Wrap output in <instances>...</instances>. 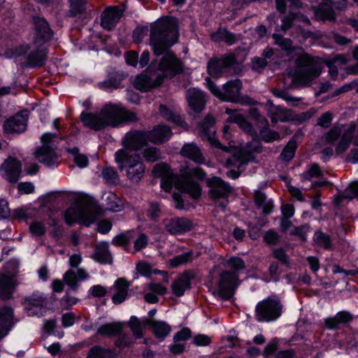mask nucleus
<instances>
[{"label":"nucleus","mask_w":358,"mask_h":358,"mask_svg":"<svg viewBox=\"0 0 358 358\" xmlns=\"http://www.w3.org/2000/svg\"><path fill=\"white\" fill-rule=\"evenodd\" d=\"M178 32L175 23L167 18H162L150 26V45L155 56H162L158 64L161 71L155 78L145 74L138 76L134 87L141 92H148L162 85L165 78H173L182 71V62L171 50L177 43Z\"/></svg>","instance_id":"1"},{"label":"nucleus","mask_w":358,"mask_h":358,"mask_svg":"<svg viewBox=\"0 0 358 358\" xmlns=\"http://www.w3.org/2000/svg\"><path fill=\"white\" fill-rule=\"evenodd\" d=\"M80 120L86 127L99 131L107 126L114 127L122 123L137 122L138 117L134 112L109 103L106 104L99 113H82Z\"/></svg>","instance_id":"2"},{"label":"nucleus","mask_w":358,"mask_h":358,"mask_svg":"<svg viewBox=\"0 0 358 358\" xmlns=\"http://www.w3.org/2000/svg\"><path fill=\"white\" fill-rule=\"evenodd\" d=\"M322 73V66L316 57L303 54L295 59V68L288 72L292 85L308 86Z\"/></svg>","instance_id":"3"},{"label":"nucleus","mask_w":358,"mask_h":358,"mask_svg":"<svg viewBox=\"0 0 358 358\" xmlns=\"http://www.w3.org/2000/svg\"><path fill=\"white\" fill-rule=\"evenodd\" d=\"M104 210L91 198L80 200L78 207L69 208L65 213V221L71 226L78 221L86 227L94 223L99 217L103 216Z\"/></svg>","instance_id":"4"},{"label":"nucleus","mask_w":358,"mask_h":358,"mask_svg":"<svg viewBox=\"0 0 358 358\" xmlns=\"http://www.w3.org/2000/svg\"><path fill=\"white\" fill-rule=\"evenodd\" d=\"M115 162L119 170H124L127 178L133 183H138L143 178L145 166L139 154L120 149L115 152Z\"/></svg>","instance_id":"5"},{"label":"nucleus","mask_w":358,"mask_h":358,"mask_svg":"<svg viewBox=\"0 0 358 358\" xmlns=\"http://www.w3.org/2000/svg\"><path fill=\"white\" fill-rule=\"evenodd\" d=\"M192 176L200 180H203L206 173L199 167L187 169L180 173L176 181V188L189 194L193 199H197L201 196V187L197 182L192 180Z\"/></svg>","instance_id":"6"},{"label":"nucleus","mask_w":358,"mask_h":358,"mask_svg":"<svg viewBox=\"0 0 358 358\" xmlns=\"http://www.w3.org/2000/svg\"><path fill=\"white\" fill-rule=\"evenodd\" d=\"M282 309V306L279 299L275 296H269L257 304L256 319L259 322L274 321L281 315Z\"/></svg>","instance_id":"7"},{"label":"nucleus","mask_w":358,"mask_h":358,"mask_svg":"<svg viewBox=\"0 0 358 358\" xmlns=\"http://www.w3.org/2000/svg\"><path fill=\"white\" fill-rule=\"evenodd\" d=\"M230 69H232L236 74H238L242 70L233 53L223 55L220 58H212L208 62V73L213 77H220Z\"/></svg>","instance_id":"8"},{"label":"nucleus","mask_w":358,"mask_h":358,"mask_svg":"<svg viewBox=\"0 0 358 358\" xmlns=\"http://www.w3.org/2000/svg\"><path fill=\"white\" fill-rule=\"evenodd\" d=\"M239 283L238 273L230 271H222L220 274V279L217 283V294L222 299H230L234 296Z\"/></svg>","instance_id":"9"},{"label":"nucleus","mask_w":358,"mask_h":358,"mask_svg":"<svg viewBox=\"0 0 358 358\" xmlns=\"http://www.w3.org/2000/svg\"><path fill=\"white\" fill-rule=\"evenodd\" d=\"M221 100L241 104H250L252 99L248 96H242L241 90L242 83L240 79L227 82L222 87Z\"/></svg>","instance_id":"10"},{"label":"nucleus","mask_w":358,"mask_h":358,"mask_svg":"<svg viewBox=\"0 0 358 358\" xmlns=\"http://www.w3.org/2000/svg\"><path fill=\"white\" fill-rule=\"evenodd\" d=\"M33 22L34 25V43L38 46L44 45L52 38L53 31L45 18L34 17Z\"/></svg>","instance_id":"11"},{"label":"nucleus","mask_w":358,"mask_h":358,"mask_svg":"<svg viewBox=\"0 0 358 358\" xmlns=\"http://www.w3.org/2000/svg\"><path fill=\"white\" fill-rule=\"evenodd\" d=\"M207 186L210 188L208 194L212 199H226L232 191V187L222 178L213 176L206 180Z\"/></svg>","instance_id":"12"},{"label":"nucleus","mask_w":358,"mask_h":358,"mask_svg":"<svg viewBox=\"0 0 358 358\" xmlns=\"http://www.w3.org/2000/svg\"><path fill=\"white\" fill-rule=\"evenodd\" d=\"M148 141H150V138L148 131L134 130L126 134L123 149H128L131 152L132 151H137Z\"/></svg>","instance_id":"13"},{"label":"nucleus","mask_w":358,"mask_h":358,"mask_svg":"<svg viewBox=\"0 0 358 358\" xmlns=\"http://www.w3.org/2000/svg\"><path fill=\"white\" fill-rule=\"evenodd\" d=\"M22 304L29 315L42 316L47 304V299L41 294L34 293L24 297Z\"/></svg>","instance_id":"14"},{"label":"nucleus","mask_w":358,"mask_h":358,"mask_svg":"<svg viewBox=\"0 0 358 358\" xmlns=\"http://www.w3.org/2000/svg\"><path fill=\"white\" fill-rule=\"evenodd\" d=\"M165 230L171 235L183 234L193 228L192 222L186 217L167 218L163 221Z\"/></svg>","instance_id":"15"},{"label":"nucleus","mask_w":358,"mask_h":358,"mask_svg":"<svg viewBox=\"0 0 358 358\" xmlns=\"http://www.w3.org/2000/svg\"><path fill=\"white\" fill-rule=\"evenodd\" d=\"M1 171L4 173L3 177L10 182H16L20 176L22 171L21 162L15 158L8 157L0 167Z\"/></svg>","instance_id":"16"},{"label":"nucleus","mask_w":358,"mask_h":358,"mask_svg":"<svg viewBox=\"0 0 358 358\" xmlns=\"http://www.w3.org/2000/svg\"><path fill=\"white\" fill-rule=\"evenodd\" d=\"M123 10L117 6H110L106 8L101 15V24L107 30L113 29L120 20Z\"/></svg>","instance_id":"17"},{"label":"nucleus","mask_w":358,"mask_h":358,"mask_svg":"<svg viewBox=\"0 0 358 358\" xmlns=\"http://www.w3.org/2000/svg\"><path fill=\"white\" fill-rule=\"evenodd\" d=\"M28 114L27 111L17 113L8 119L3 124V130L6 133H20L27 128Z\"/></svg>","instance_id":"18"},{"label":"nucleus","mask_w":358,"mask_h":358,"mask_svg":"<svg viewBox=\"0 0 358 358\" xmlns=\"http://www.w3.org/2000/svg\"><path fill=\"white\" fill-rule=\"evenodd\" d=\"M186 99L189 108L195 113H201L205 108L206 99L201 90L190 88L187 91Z\"/></svg>","instance_id":"19"},{"label":"nucleus","mask_w":358,"mask_h":358,"mask_svg":"<svg viewBox=\"0 0 358 358\" xmlns=\"http://www.w3.org/2000/svg\"><path fill=\"white\" fill-rule=\"evenodd\" d=\"M195 278V273L192 271H184L171 285L173 293L177 296L184 294L186 289L190 288V281Z\"/></svg>","instance_id":"20"},{"label":"nucleus","mask_w":358,"mask_h":358,"mask_svg":"<svg viewBox=\"0 0 358 358\" xmlns=\"http://www.w3.org/2000/svg\"><path fill=\"white\" fill-rule=\"evenodd\" d=\"M148 131L150 142L155 144L164 143L172 136V131L170 127L164 124L155 126L152 130Z\"/></svg>","instance_id":"21"},{"label":"nucleus","mask_w":358,"mask_h":358,"mask_svg":"<svg viewBox=\"0 0 358 358\" xmlns=\"http://www.w3.org/2000/svg\"><path fill=\"white\" fill-rule=\"evenodd\" d=\"M16 284L14 278L7 274H0V299L7 301L12 298Z\"/></svg>","instance_id":"22"},{"label":"nucleus","mask_w":358,"mask_h":358,"mask_svg":"<svg viewBox=\"0 0 358 358\" xmlns=\"http://www.w3.org/2000/svg\"><path fill=\"white\" fill-rule=\"evenodd\" d=\"M47 55V48L44 45H36V48L31 51L27 57V66L29 67L43 66L45 63Z\"/></svg>","instance_id":"23"},{"label":"nucleus","mask_w":358,"mask_h":358,"mask_svg":"<svg viewBox=\"0 0 358 358\" xmlns=\"http://www.w3.org/2000/svg\"><path fill=\"white\" fill-rule=\"evenodd\" d=\"M13 326V309L7 306L0 308V340L8 334Z\"/></svg>","instance_id":"24"},{"label":"nucleus","mask_w":358,"mask_h":358,"mask_svg":"<svg viewBox=\"0 0 358 358\" xmlns=\"http://www.w3.org/2000/svg\"><path fill=\"white\" fill-rule=\"evenodd\" d=\"M215 119L211 115H207L200 124L199 135L203 141L210 142L214 139L215 131L214 130Z\"/></svg>","instance_id":"25"},{"label":"nucleus","mask_w":358,"mask_h":358,"mask_svg":"<svg viewBox=\"0 0 358 358\" xmlns=\"http://www.w3.org/2000/svg\"><path fill=\"white\" fill-rule=\"evenodd\" d=\"M129 286V282L124 278H119L115 282V293L112 297V301L115 304H120L126 299Z\"/></svg>","instance_id":"26"},{"label":"nucleus","mask_w":358,"mask_h":358,"mask_svg":"<svg viewBox=\"0 0 358 358\" xmlns=\"http://www.w3.org/2000/svg\"><path fill=\"white\" fill-rule=\"evenodd\" d=\"M353 320V316L348 311H340L334 317H328L325 320L324 324L329 329H338L339 324H346Z\"/></svg>","instance_id":"27"},{"label":"nucleus","mask_w":358,"mask_h":358,"mask_svg":"<svg viewBox=\"0 0 358 358\" xmlns=\"http://www.w3.org/2000/svg\"><path fill=\"white\" fill-rule=\"evenodd\" d=\"M77 276L79 280H83L88 278L89 275L83 268H79L77 271V275L73 270L67 271L64 275V280L71 289L76 291L78 288Z\"/></svg>","instance_id":"28"},{"label":"nucleus","mask_w":358,"mask_h":358,"mask_svg":"<svg viewBox=\"0 0 358 358\" xmlns=\"http://www.w3.org/2000/svg\"><path fill=\"white\" fill-rule=\"evenodd\" d=\"M36 159L48 166L53 165L57 158L53 149L49 146H42L35 152Z\"/></svg>","instance_id":"29"},{"label":"nucleus","mask_w":358,"mask_h":358,"mask_svg":"<svg viewBox=\"0 0 358 358\" xmlns=\"http://www.w3.org/2000/svg\"><path fill=\"white\" fill-rule=\"evenodd\" d=\"M181 154L197 164L205 163V159L199 148L194 143L185 144L181 149Z\"/></svg>","instance_id":"30"},{"label":"nucleus","mask_w":358,"mask_h":358,"mask_svg":"<svg viewBox=\"0 0 358 358\" xmlns=\"http://www.w3.org/2000/svg\"><path fill=\"white\" fill-rule=\"evenodd\" d=\"M315 17L317 20L334 22L336 15L333 8L327 3H324L314 10Z\"/></svg>","instance_id":"31"},{"label":"nucleus","mask_w":358,"mask_h":358,"mask_svg":"<svg viewBox=\"0 0 358 358\" xmlns=\"http://www.w3.org/2000/svg\"><path fill=\"white\" fill-rule=\"evenodd\" d=\"M144 324L152 327L155 336L161 339L164 338L171 331V327L164 322L145 320Z\"/></svg>","instance_id":"32"},{"label":"nucleus","mask_w":358,"mask_h":358,"mask_svg":"<svg viewBox=\"0 0 358 358\" xmlns=\"http://www.w3.org/2000/svg\"><path fill=\"white\" fill-rule=\"evenodd\" d=\"M122 329L123 326L120 322L107 323L103 324L98 329L97 334L112 337L120 334Z\"/></svg>","instance_id":"33"},{"label":"nucleus","mask_w":358,"mask_h":358,"mask_svg":"<svg viewBox=\"0 0 358 358\" xmlns=\"http://www.w3.org/2000/svg\"><path fill=\"white\" fill-rule=\"evenodd\" d=\"M255 202L258 208L263 209V213L265 215L272 212L273 204L271 200H266V196L260 190L255 192Z\"/></svg>","instance_id":"34"},{"label":"nucleus","mask_w":358,"mask_h":358,"mask_svg":"<svg viewBox=\"0 0 358 358\" xmlns=\"http://www.w3.org/2000/svg\"><path fill=\"white\" fill-rule=\"evenodd\" d=\"M255 202L258 208L263 209V213L265 215L272 212L273 204L271 200H266V196L260 190L255 192Z\"/></svg>","instance_id":"35"},{"label":"nucleus","mask_w":358,"mask_h":358,"mask_svg":"<svg viewBox=\"0 0 358 358\" xmlns=\"http://www.w3.org/2000/svg\"><path fill=\"white\" fill-rule=\"evenodd\" d=\"M255 202L258 208L263 209V213L265 215L272 212L273 204L271 200H266V196L260 190L255 192Z\"/></svg>","instance_id":"36"},{"label":"nucleus","mask_w":358,"mask_h":358,"mask_svg":"<svg viewBox=\"0 0 358 358\" xmlns=\"http://www.w3.org/2000/svg\"><path fill=\"white\" fill-rule=\"evenodd\" d=\"M94 258L100 263H112V257L106 244L97 245L95 248Z\"/></svg>","instance_id":"37"},{"label":"nucleus","mask_w":358,"mask_h":358,"mask_svg":"<svg viewBox=\"0 0 358 358\" xmlns=\"http://www.w3.org/2000/svg\"><path fill=\"white\" fill-rule=\"evenodd\" d=\"M113 350L103 348L100 345L92 347L87 353V358H113Z\"/></svg>","instance_id":"38"},{"label":"nucleus","mask_w":358,"mask_h":358,"mask_svg":"<svg viewBox=\"0 0 358 358\" xmlns=\"http://www.w3.org/2000/svg\"><path fill=\"white\" fill-rule=\"evenodd\" d=\"M272 37L274 39V43L279 46L282 50L288 54L293 52V42L290 38H285L278 34H273Z\"/></svg>","instance_id":"39"},{"label":"nucleus","mask_w":358,"mask_h":358,"mask_svg":"<svg viewBox=\"0 0 358 358\" xmlns=\"http://www.w3.org/2000/svg\"><path fill=\"white\" fill-rule=\"evenodd\" d=\"M152 174L155 178H171L174 175L169 166L165 163L155 164L152 169Z\"/></svg>","instance_id":"40"},{"label":"nucleus","mask_w":358,"mask_h":358,"mask_svg":"<svg viewBox=\"0 0 358 358\" xmlns=\"http://www.w3.org/2000/svg\"><path fill=\"white\" fill-rule=\"evenodd\" d=\"M124 76L121 73H110L108 78L100 84L103 88H118L121 87V83Z\"/></svg>","instance_id":"41"},{"label":"nucleus","mask_w":358,"mask_h":358,"mask_svg":"<svg viewBox=\"0 0 358 358\" xmlns=\"http://www.w3.org/2000/svg\"><path fill=\"white\" fill-rule=\"evenodd\" d=\"M87 0H69L70 9L69 15L70 17H76L85 11Z\"/></svg>","instance_id":"42"},{"label":"nucleus","mask_w":358,"mask_h":358,"mask_svg":"<svg viewBox=\"0 0 358 358\" xmlns=\"http://www.w3.org/2000/svg\"><path fill=\"white\" fill-rule=\"evenodd\" d=\"M314 242L320 247L328 250L331 248V241L330 236L324 234L321 231L315 232L313 237Z\"/></svg>","instance_id":"43"},{"label":"nucleus","mask_w":358,"mask_h":358,"mask_svg":"<svg viewBox=\"0 0 358 358\" xmlns=\"http://www.w3.org/2000/svg\"><path fill=\"white\" fill-rule=\"evenodd\" d=\"M259 136L261 139L266 143L278 141L280 138L277 131L268 129V126L260 127Z\"/></svg>","instance_id":"44"},{"label":"nucleus","mask_w":358,"mask_h":358,"mask_svg":"<svg viewBox=\"0 0 358 358\" xmlns=\"http://www.w3.org/2000/svg\"><path fill=\"white\" fill-rule=\"evenodd\" d=\"M143 157L147 162H155L162 158V153L158 148L150 146L143 150Z\"/></svg>","instance_id":"45"},{"label":"nucleus","mask_w":358,"mask_h":358,"mask_svg":"<svg viewBox=\"0 0 358 358\" xmlns=\"http://www.w3.org/2000/svg\"><path fill=\"white\" fill-rule=\"evenodd\" d=\"M231 120L238 124L243 129L251 136L256 135L257 133L252 125L248 122L242 115H237L234 117H230Z\"/></svg>","instance_id":"46"},{"label":"nucleus","mask_w":358,"mask_h":358,"mask_svg":"<svg viewBox=\"0 0 358 358\" xmlns=\"http://www.w3.org/2000/svg\"><path fill=\"white\" fill-rule=\"evenodd\" d=\"M101 174L108 183L115 185L119 182V176L116 170L113 167L103 169Z\"/></svg>","instance_id":"47"},{"label":"nucleus","mask_w":358,"mask_h":358,"mask_svg":"<svg viewBox=\"0 0 358 358\" xmlns=\"http://www.w3.org/2000/svg\"><path fill=\"white\" fill-rule=\"evenodd\" d=\"M144 322L145 320L141 322L136 317L132 316L128 322V325L131 328L133 334L136 338H141L143 336L142 326L146 325L144 324Z\"/></svg>","instance_id":"48"},{"label":"nucleus","mask_w":358,"mask_h":358,"mask_svg":"<svg viewBox=\"0 0 358 358\" xmlns=\"http://www.w3.org/2000/svg\"><path fill=\"white\" fill-rule=\"evenodd\" d=\"M296 145L294 141H289L283 148L280 158L285 162H289L294 156Z\"/></svg>","instance_id":"49"},{"label":"nucleus","mask_w":358,"mask_h":358,"mask_svg":"<svg viewBox=\"0 0 358 358\" xmlns=\"http://www.w3.org/2000/svg\"><path fill=\"white\" fill-rule=\"evenodd\" d=\"M69 151L73 155V161L77 166L80 168L87 166L88 164L87 157L85 155L80 154L78 148H73L69 150Z\"/></svg>","instance_id":"50"},{"label":"nucleus","mask_w":358,"mask_h":358,"mask_svg":"<svg viewBox=\"0 0 358 358\" xmlns=\"http://www.w3.org/2000/svg\"><path fill=\"white\" fill-rule=\"evenodd\" d=\"M250 117L255 120L259 127H264L268 126V122L266 117L262 115L257 108H251L248 110Z\"/></svg>","instance_id":"51"},{"label":"nucleus","mask_w":358,"mask_h":358,"mask_svg":"<svg viewBox=\"0 0 358 358\" xmlns=\"http://www.w3.org/2000/svg\"><path fill=\"white\" fill-rule=\"evenodd\" d=\"M131 239L130 232L127 231L115 236L112 240V244L117 247H126L130 243Z\"/></svg>","instance_id":"52"},{"label":"nucleus","mask_w":358,"mask_h":358,"mask_svg":"<svg viewBox=\"0 0 358 358\" xmlns=\"http://www.w3.org/2000/svg\"><path fill=\"white\" fill-rule=\"evenodd\" d=\"M352 136L348 134H343L337 147L336 148V152L338 155L343 154L350 146L352 141Z\"/></svg>","instance_id":"53"},{"label":"nucleus","mask_w":358,"mask_h":358,"mask_svg":"<svg viewBox=\"0 0 358 358\" xmlns=\"http://www.w3.org/2000/svg\"><path fill=\"white\" fill-rule=\"evenodd\" d=\"M192 254V252H189L174 257L169 261L171 266L173 268H176L181 264L187 263L191 259Z\"/></svg>","instance_id":"54"},{"label":"nucleus","mask_w":358,"mask_h":358,"mask_svg":"<svg viewBox=\"0 0 358 358\" xmlns=\"http://www.w3.org/2000/svg\"><path fill=\"white\" fill-rule=\"evenodd\" d=\"M271 92L275 96L281 98L287 102L299 101L301 100V98L292 96L289 94L287 90H280L274 88L271 90Z\"/></svg>","instance_id":"55"},{"label":"nucleus","mask_w":358,"mask_h":358,"mask_svg":"<svg viewBox=\"0 0 358 358\" xmlns=\"http://www.w3.org/2000/svg\"><path fill=\"white\" fill-rule=\"evenodd\" d=\"M220 37L222 41L229 45L236 43L238 40V36L237 35L225 29L220 32Z\"/></svg>","instance_id":"56"},{"label":"nucleus","mask_w":358,"mask_h":358,"mask_svg":"<svg viewBox=\"0 0 358 358\" xmlns=\"http://www.w3.org/2000/svg\"><path fill=\"white\" fill-rule=\"evenodd\" d=\"M310 227L308 224H303L300 227H293L290 234L297 236L303 241H306V234L308 232Z\"/></svg>","instance_id":"57"},{"label":"nucleus","mask_w":358,"mask_h":358,"mask_svg":"<svg viewBox=\"0 0 358 358\" xmlns=\"http://www.w3.org/2000/svg\"><path fill=\"white\" fill-rule=\"evenodd\" d=\"M342 135L341 127H334L326 134V141L329 143H334Z\"/></svg>","instance_id":"58"},{"label":"nucleus","mask_w":358,"mask_h":358,"mask_svg":"<svg viewBox=\"0 0 358 358\" xmlns=\"http://www.w3.org/2000/svg\"><path fill=\"white\" fill-rule=\"evenodd\" d=\"M227 264L234 269L233 272H237L245 268V265L240 257H231L227 261Z\"/></svg>","instance_id":"59"},{"label":"nucleus","mask_w":358,"mask_h":358,"mask_svg":"<svg viewBox=\"0 0 358 358\" xmlns=\"http://www.w3.org/2000/svg\"><path fill=\"white\" fill-rule=\"evenodd\" d=\"M148 31V27H136L132 34L133 40L136 43H140L142 42L143 38L147 35Z\"/></svg>","instance_id":"60"},{"label":"nucleus","mask_w":358,"mask_h":358,"mask_svg":"<svg viewBox=\"0 0 358 358\" xmlns=\"http://www.w3.org/2000/svg\"><path fill=\"white\" fill-rule=\"evenodd\" d=\"M29 229L32 234L36 236H43L45 233V227L43 223L38 221L31 223Z\"/></svg>","instance_id":"61"},{"label":"nucleus","mask_w":358,"mask_h":358,"mask_svg":"<svg viewBox=\"0 0 358 358\" xmlns=\"http://www.w3.org/2000/svg\"><path fill=\"white\" fill-rule=\"evenodd\" d=\"M244 151L250 155L252 153H259L262 151V146L259 141L252 140L251 142L246 144Z\"/></svg>","instance_id":"62"},{"label":"nucleus","mask_w":358,"mask_h":358,"mask_svg":"<svg viewBox=\"0 0 358 358\" xmlns=\"http://www.w3.org/2000/svg\"><path fill=\"white\" fill-rule=\"evenodd\" d=\"M331 121L332 114L330 112H326L317 118V125L323 128H328L331 125Z\"/></svg>","instance_id":"63"},{"label":"nucleus","mask_w":358,"mask_h":358,"mask_svg":"<svg viewBox=\"0 0 358 358\" xmlns=\"http://www.w3.org/2000/svg\"><path fill=\"white\" fill-rule=\"evenodd\" d=\"M343 196L350 199L358 196V182L350 185L348 188L344 191Z\"/></svg>","instance_id":"64"}]
</instances>
